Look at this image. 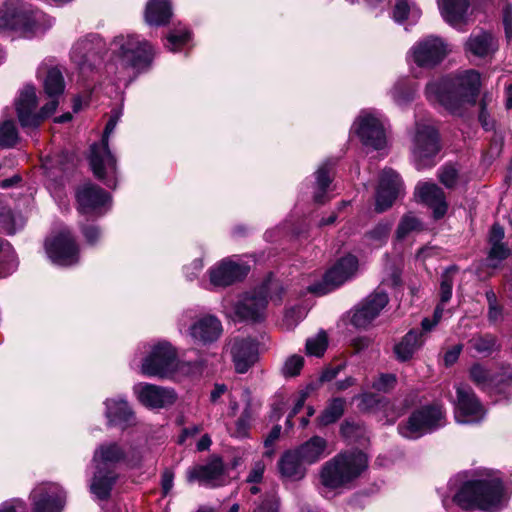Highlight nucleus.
Masks as SVG:
<instances>
[{
  "label": "nucleus",
  "mask_w": 512,
  "mask_h": 512,
  "mask_svg": "<svg viewBox=\"0 0 512 512\" xmlns=\"http://www.w3.org/2000/svg\"><path fill=\"white\" fill-rule=\"evenodd\" d=\"M447 489L453 493L452 502L464 510L498 512L506 505V492L500 472L479 471L474 480L460 484L459 477L451 478Z\"/></svg>",
  "instance_id": "obj_1"
},
{
  "label": "nucleus",
  "mask_w": 512,
  "mask_h": 512,
  "mask_svg": "<svg viewBox=\"0 0 512 512\" xmlns=\"http://www.w3.org/2000/svg\"><path fill=\"white\" fill-rule=\"evenodd\" d=\"M108 52L106 70L118 79L147 72L155 57L153 45L134 33L115 36L109 44Z\"/></svg>",
  "instance_id": "obj_2"
},
{
  "label": "nucleus",
  "mask_w": 512,
  "mask_h": 512,
  "mask_svg": "<svg viewBox=\"0 0 512 512\" xmlns=\"http://www.w3.org/2000/svg\"><path fill=\"white\" fill-rule=\"evenodd\" d=\"M480 86V74L476 70H466L429 82L425 94L431 103L454 112L463 103L475 104Z\"/></svg>",
  "instance_id": "obj_3"
},
{
  "label": "nucleus",
  "mask_w": 512,
  "mask_h": 512,
  "mask_svg": "<svg viewBox=\"0 0 512 512\" xmlns=\"http://www.w3.org/2000/svg\"><path fill=\"white\" fill-rule=\"evenodd\" d=\"M54 24V19L20 0H8L0 7V31L10 30L31 38L45 33Z\"/></svg>",
  "instance_id": "obj_4"
},
{
  "label": "nucleus",
  "mask_w": 512,
  "mask_h": 512,
  "mask_svg": "<svg viewBox=\"0 0 512 512\" xmlns=\"http://www.w3.org/2000/svg\"><path fill=\"white\" fill-rule=\"evenodd\" d=\"M367 466V456L361 451L339 453L322 465L319 472L320 484L327 490L345 488L356 480Z\"/></svg>",
  "instance_id": "obj_5"
},
{
  "label": "nucleus",
  "mask_w": 512,
  "mask_h": 512,
  "mask_svg": "<svg viewBox=\"0 0 512 512\" xmlns=\"http://www.w3.org/2000/svg\"><path fill=\"white\" fill-rule=\"evenodd\" d=\"M126 459V452L116 442H105L99 445L93 455L94 473L90 483V491L98 499L109 497L118 474L116 467Z\"/></svg>",
  "instance_id": "obj_6"
},
{
  "label": "nucleus",
  "mask_w": 512,
  "mask_h": 512,
  "mask_svg": "<svg viewBox=\"0 0 512 512\" xmlns=\"http://www.w3.org/2000/svg\"><path fill=\"white\" fill-rule=\"evenodd\" d=\"M283 292L281 284L269 277L259 286L239 295L234 305V313L243 321H261L266 316L268 301L279 304Z\"/></svg>",
  "instance_id": "obj_7"
},
{
  "label": "nucleus",
  "mask_w": 512,
  "mask_h": 512,
  "mask_svg": "<svg viewBox=\"0 0 512 512\" xmlns=\"http://www.w3.org/2000/svg\"><path fill=\"white\" fill-rule=\"evenodd\" d=\"M138 352L144 355L140 365V372L144 376L167 378L178 368L177 351L165 340L144 343Z\"/></svg>",
  "instance_id": "obj_8"
},
{
  "label": "nucleus",
  "mask_w": 512,
  "mask_h": 512,
  "mask_svg": "<svg viewBox=\"0 0 512 512\" xmlns=\"http://www.w3.org/2000/svg\"><path fill=\"white\" fill-rule=\"evenodd\" d=\"M117 123L108 120L102 139L90 148V166L94 176L107 187L115 188L118 180L117 161L109 149V137L114 132Z\"/></svg>",
  "instance_id": "obj_9"
},
{
  "label": "nucleus",
  "mask_w": 512,
  "mask_h": 512,
  "mask_svg": "<svg viewBox=\"0 0 512 512\" xmlns=\"http://www.w3.org/2000/svg\"><path fill=\"white\" fill-rule=\"evenodd\" d=\"M412 159L417 170L435 165V157L440 151L437 130L428 121H416L410 132Z\"/></svg>",
  "instance_id": "obj_10"
},
{
  "label": "nucleus",
  "mask_w": 512,
  "mask_h": 512,
  "mask_svg": "<svg viewBox=\"0 0 512 512\" xmlns=\"http://www.w3.org/2000/svg\"><path fill=\"white\" fill-rule=\"evenodd\" d=\"M445 424L446 416L443 407L434 403L414 410L406 421L398 425L397 429L402 437L415 440L445 426Z\"/></svg>",
  "instance_id": "obj_11"
},
{
  "label": "nucleus",
  "mask_w": 512,
  "mask_h": 512,
  "mask_svg": "<svg viewBox=\"0 0 512 512\" xmlns=\"http://www.w3.org/2000/svg\"><path fill=\"white\" fill-rule=\"evenodd\" d=\"M38 99L35 87L25 86L15 100V110L18 121L23 129H37L41 123L51 116L58 102L49 100L40 110L37 109Z\"/></svg>",
  "instance_id": "obj_12"
},
{
  "label": "nucleus",
  "mask_w": 512,
  "mask_h": 512,
  "mask_svg": "<svg viewBox=\"0 0 512 512\" xmlns=\"http://www.w3.org/2000/svg\"><path fill=\"white\" fill-rule=\"evenodd\" d=\"M387 119L374 109L362 110L353 123V130L363 145L375 150L386 147Z\"/></svg>",
  "instance_id": "obj_13"
},
{
  "label": "nucleus",
  "mask_w": 512,
  "mask_h": 512,
  "mask_svg": "<svg viewBox=\"0 0 512 512\" xmlns=\"http://www.w3.org/2000/svg\"><path fill=\"white\" fill-rule=\"evenodd\" d=\"M448 53V44L442 38L430 35L412 45L408 58L418 67L431 69L440 64Z\"/></svg>",
  "instance_id": "obj_14"
},
{
  "label": "nucleus",
  "mask_w": 512,
  "mask_h": 512,
  "mask_svg": "<svg viewBox=\"0 0 512 512\" xmlns=\"http://www.w3.org/2000/svg\"><path fill=\"white\" fill-rule=\"evenodd\" d=\"M48 258L56 265L68 267L79 262V247L67 228L51 235L45 241Z\"/></svg>",
  "instance_id": "obj_15"
},
{
  "label": "nucleus",
  "mask_w": 512,
  "mask_h": 512,
  "mask_svg": "<svg viewBox=\"0 0 512 512\" xmlns=\"http://www.w3.org/2000/svg\"><path fill=\"white\" fill-rule=\"evenodd\" d=\"M387 293L376 290L360 301L349 312L350 323L358 329L369 328L388 304Z\"/></svg>",
  "instance_id": "obj_16"
},
{
  "label": "nucleus",
  "mask_w": 512,
  "mask_h": 512,
  "mask_svg": "<svg viewBox=\"0 0 512 512\" xmlns=\"http://www.w3.org/2000/svg\"><path fill=\"white\" fill-rule=\"evenodd\" d=\"M455 419L460 424H475L482 421L486 411L473 389L466 384L456 386Z\"/></svg>",
  "instance_id": "obj_17"
},
{
  "label": "nucleus",
  "mask_w": 512,
  "mask_h": 512,
  "mask_svg": "<svg viewBox=\"0 0 512 512\" xmlns=\"http://www.w3.org/2000/svg\"><path fill=\"white\" fill-rule=\"evenodd\" d=\"M32 512H62L66 493L56 483H41L30 493Z\"/></svg>",
  "instance_id": "obj_18"
},
{
  "label": "nucleus",
  "mask_w": 512,
  "mask_h": 512,
  "mask_svg": "<svg viewBox=\"0 0 512 512\" xmlns=\"http://www.w3.org/2000/svg\"><path fill=\"white\" fill-rule=\"evenodd\" d=\"M79 211L84 215L103 216L111 208V196L99 186L86 183L78 188Z\"/></svg>",
  "instance_id": "obj_19"
},
{
  "label": "nucleus",
  "mask_w": 512,
  "mask_h": 512,
  "mask_svg": "<svg viewBox=\"0 0 512 512\" xmlns=\"http://www.w3.org/2000/svg\"><path fill=\"white\" fill-rule=\"evenodd\" d=\"M250 267L244 263L226 258L208 270L209 283L207 289L223 288L241 281L249 273Z\"/></svg>",
  "instance_id": "obj_20"
},
{
  "label": "nucleus",
  "mask_w": 512,
  "mask_h": 512,
  "mask_svg": "<svg viewBox=\"0 0 512 512\" xmlns=\"http://www.w3.org/2000/svg\"><path fill=\"white\" fill-rule=\"evenodd\" d=\"M359 268L356 256L347 254L340 258L324 276L323 286H310L309 291L318 294H326L332 289L342 285L355 276Z\"/></svg>",
  "instance_id": "obj_21"
},
{
  "label": "nucleus",
  "mask_w": 512,
  "mask_h": 512,
  "mask_svg": "<svg viewBox=\"0 0 512 512\" xmlns=\"http://www.w3.org/2000/svg\"><path fill=\"white\" fill-rule=\"evenodd\" d=\"M403 190V183L396 171L391 168L382 170L375 194V210L383 212L390 208Z\"/></svg>",
  "instance_id": "obj_22"
},
{
  "label": "nucleus",
  "mask_w": 512,
  "mask_h": 512,
  "mask_svg": "<svg viewBox=\"0 0 512 512\" xmlns=\"http://www.w3.org/2000/svg\"><path fill=\"white\" fill-rule=\"evenodd\" d=\"M102 48V39L96 34H89L74 43L70 52L71 61L81 71L91 69L99 59Z\"/></svg>",
  "instance_id": "obj_23"
},
{
  "label": "nucleus",
  "mask_w": 512,
  "mask_h": 512,
  "mask_svg": "<svg viewBox=\"0 0 512 512\" xmlns=\"http://www.w3.org/2000/svg\"><path fill=\"white\" fill-rule=\"evenodd\" d=\"M133 393L143 406L150 409L166 408L172 405L177 398L173 389L145 382L135 384Z\"/></svg>",
  "instance_id": "obj_24"
},
{
  "label": "nucleus",
  "mask_w": 512,
  "mask_h": 512,
  "mask_svg": "<svg viewBox=\"0 0 512 512\" xmlns=\"http://www.w3.org/2000/svg\"><path fill=\"white\" fill-rule=\"evenodd\" d=\"M221 321L213 315H205L196 319L186 330L195 345L208 346L216 342L222 335Z\"/></svg>",
  "instance_id": "obj_25"
},
{
  "label": "nucleus",
  "mask_w": 512,
  "mask_h": 512,
  "mask_svg": "<svg viewBox=\"0 0 512 512\" xmlns=\"http://www.w3.org/2000/svg\"><path fill=\"white\" fill-rule=\"evenodd\" d=\"M224 465L219 457H212L206 464L189 467L186 479L189 483L198 482L205 486H219L223 483Z\"/></svg>",
  "instance_id": "obj_26"
},
{
  "label": "nucleus",
  "mask_w": 512,
  "mask_h": 512,
  "mask_svg": "<svg viewBox=\"0 0 512 512\" xmlns=\"http://www.w3.org/2000/svg\"><path fill=\"white\" fill-rule=\"evenodd\" d=\"M105 417L110 426L127 429L136 424V415L123 396L107 398L104 401Z\"/></svg>",
  "instance_id": "obj_27"
},
{
  "label": "nucleus",
  "mask_w": 512,
  "mask_h": 512,
  "mask_svg": "<svg viewBox=\"0 0 512 512\" xmlns=\"http://www.w3.org/2000/svg\"><path fill=\"white\" fill-rule=\"evenodd\" d=\"M232 360L237 373H246L258 360L257 343L250 339H234L231 346Z\"/></svg>",
  "instance_id": "obj_28"
},
{
  "label": "nucleus",
  "mask_w": 512,
  "mask_h": 512,
  "mask_svg": "<svg viewBox=\"0 0 512 512\" xmlns=\"http://www.w3.org/2000/svg\"><path fill=\"white\" fill-rule=\"evenodd\" d=\"M416 196L433 211L435 219L442 218L448 209L443 190L435 183L420 182L416 186Z\"/></svg>",
  "instance_id": "obj_29"
},
{
  "label": "nucleus",
  "mask_w": 512,
  "mask_h": 512,
  "mask_svg": "<svg viewBox=\"0 0 512 512\" xmlns=\"http://www.w3.org/2000/svg\"><path fill=\"white\" fill-rule=\"evenodd\" d=\"M278 469L286 481H299L306 475L305 462H302L295 450H289L281 456Z\"/></svg>",
  "instance_id": "obj_30"
},
{
  "label": "nucleus",
  "mask_w": 512,
  "mask_h": 512,
  "mask_svg": "<svg viewBox=\"0 0 512 512\" xmlns=\"http://www.w3.org/2000/svg\"><path fill=\"white\" fill-rule=\"evenodd\" d=\"M466 51L477 57H486L498 49L497 39L489 32L472 33L465 43Z\"/></svg>",
  "instance_id": "obj_31"
},
{
  "label": "nucleus",
  "mask_w": 512,
  "mask_h": 512,
  "mask_svg": "<svg viewBox=\"0 0 512 512\" xmlns=\"http://www.w3.org/2000/svg\"><path fill=\"white\" fill-rule=\"evenodd\" d=\"M439 8L445 21L450 25L457 27L466 22L469 9V1L439 0Z\"/></svg>",
  "instance_id": "obj_32"
},
{
  "label": "nucleus",
  "mask_w": 512,
  "mask_h": 512,
  "mask_svg": "<svg viewBox=\"0 0 512 512\" xmlns=\"http://www.w3.org/2000/svg\"><path fill=\"white\" fill-rule=\"evenodd\" d=\"M503 238V228L498 224H494L489 235L491 248L486 259V264L488 267L497 268L499 264L509 255V249L502 243Z\"/></svg>",
  "instance_id": "obj_33"
},
{
  "label": "nucleus",
  "mask_w": 512,
  "mask_h": 512,
  "mask_svg": "<svg viewBox=\"0 0 512 512\" xmlns=\"http://www.w3.org/2000/svg\"><path fill=\"white\" fill-rule=\"evenodd\" d=\"M172 16L170 0H150L145 9V20L150 26H161L168 23Z\"/></svg>",
  "instance_id": "obj_34"
},
{
  "label": "nucleus",
  "mask_w": 512,
  "mask_h": 512,
  "mask_svg": "<svg viewBox=\"0 0 512 512\" xmlns=\"http://www.w3.org/2000/svg\"><path fill=\"white\" fill-rule=\"evenodd\" d=\"M327 441L319 436H314L300 445L295 451L305 464H314L323 458L327 453Z\"/></svg>",
  "instance_id": "obj_35"
},
{
  "label": "nucleus",
  "mask_w": 512,
  "mask_h": 512,
  "mask_svg": "<svg viewBox=\"0 0 512 512\" xmlns=\"http://www.w3.org/2000/svg\"><path fill=\"white\" fill-rule=\"evenodd\" d=\"M424 342L423 332L410 330L399 343L394 346V353L398 360L407 361L422 346Z\"/></svg>",
  "instance_id": "obj_36"
},
{
  "label": "nucleus",
  "mask_w": 512,
  "mask_h": 512,
  "mask_svg": "<svg viewBox=\"0 0 512 512\" xmlns=\"http://www.w3.org/2000/svg\"><path fill=\"white\" fill-rule=\"evenodd\" d=\"M496 401L508 400L512 397V368H503L494 375V382L489 393Z\"/></svg>",
  "instance_id": "obj_37"
},
{
  "label": "nucleus",
  "mask_w": 512,
  "mask_h": 512,
  "mask_svg": "<svg viewBox=\"0 0 512 512\" xmlns=\"http://www.w3.org/2000/svg\"><path fill=\"white\" fill-rule=\"evenodd\" d=\"M470 347L482 356H489L499 349L498 339L495 335L476 334L469 340Z\"/></svg>",
  "instance_id": "obj_38"
},
{
  "label": "nucleus",
  "mask_w": 512,
  "mask_h": 512,
  "mask_svg": "<svg viewBox=\"0 0 512 512\" xmlns=\"http://www.w3.org/2000/svg\"><path fill=\"white\" fill-rule=\"evenodd\" d=\"M65 83L61 71L58 68L48 70L44 80V90L50 100L55 99L59 103V96L64 92Z\"/></svg>",
  "instance_id": "obj_39"
},
{
  "label": "nucleus",
  "mask_w": 512,
  "mask_h": 512,
  "mask_svg": "<svg viewBox=\"0 0 512 512\" xmlns=\"http://www.w3.org/2000/svg\"><path fill=\"white\" fill-rule=\"evenodd\" d=\"M18 266L15 251L9 242L0 239V278L11 275Z\"/></svg>",
  "instance_id": "obj_40"
},
{
  "label": "nucleus",
  "mask_w": 512,
  "mask_h": 512,
  "mask_svg": "<svg viewBox=\"0 0 512 512\" xmlns=\"http://www.w3.org/2000/svg\"><path fill=\"white\" fill-rule=\"evenodd\" d=\"M417 89L409 81L401 79L397 81L390 91V95L398 106H404L410 103L415 96Z\"/></svg>",
  "instance_id": "obj_41"
},
{
  "label": "nucleus",
  "mask_w": 512,
  "mask_h": 512,
  "mask_svg": "<svg viewBox=\"0 0 512 512\" xmlns=\"http://www.w3.org/2000/svg\"><path fill=\"white\" fill-rule=\"evenodd\" d=\"M421 16V10L414 4L409 3L407 0H396L393 9V18L397 22L405 20L416 22Z\"/></svg>",
  "instance_id": "obj_42"
},
{
  "label": "nucleus",
  "mask_w": 512,
  "mask_h": 512,
  "mask_svg": "<svg viewBox=\"0 0 512 512\" xmlns=\"http://www.w3.org/2000/svg\"><path fill=\"white\" fill-rule=\"evenodd\" d=\"M494 375L495 374H491L490 371L480 363L473 364L469 370V376L472 382L487 393L491 391Z\"/></svg>",
  "instance_id": "obj_43"
},
{
  "label": "nucleus",
  "mask_w": 512,
  "mask_h": 512,
  "mask_svg": "<svg viewBox=\"0 0 512 512\" xmlns=\"http://www.w3.org/2000/svg\"><path fill=\"white\" fill-rule=\"evenodd\" d=\"M330 163L326 162L316 171V191L314 192V200L317 203H324L326 201L325 194L331 183Z\"/></svg>",
  "instance_id": "obj_44"
},
{
  "label": "nucleus",
  "mask_w": 512,
  "mask_h": 512,
  "mask_svg": "<svg viewBox=\"0 0 512 512\" xmlns=\"http://www.w3.org/2000/svg\"><path fill=\"white\" fill-rule=\"evenodd\" d=\"M254 416L255 411L252 407L250 400L247 399L246 406L235 423V430L232 432V436L240 439L247 437Z\"/></svg>",
  "instance_id": "obj_45"
},
{
  "label": "nucleus",
  "mask_w": 512,
  "mask_h": 512,
  "mask_svg": "<svg viewBox=\"0 0 512 512\" xmlns=\"http://www.w3.org/2000/svg\"><path fill=\"white\" fill-rule=\"evenodd\" d=\"M392 224L389 222H380L365 235L367 243L373 247H381L386 243Z\"/></svg>",
  "instance_id": "obj_46"
},
{
  "label": "nucleus",
  "mask_w": 512,
  "mask_h": 512,
  "mask_svg": "<svg viewBox=\"0 0 512 512\" xmlns=\"http://www.w3.org/2000/svg\"><path fill=\"white\" fill-rule=\"evenodd\" d=\"M345 401L342 398H334L319 417L320 425L326 426L336 422L344 412Z\"/></svg>",
  "instance_id": "obj_47"
},
{
  "label": "nucleus",
  "mask_w": 512,
  "mask_h": 512,
  "mask_svg": "<svg viewBox=\"0 0 512 512\" xmlns=\"http://www.w3.org/2000/svg\"><path fill=\"white\" fill-rule=\"evenodd\" d=\"M18 131L12 120L0 124V148L13 147L18 141Z\"/></svg>",
  "instance_id": "obj_48"
},
{
  "label": "nucleus",
  "mask_w": 512,
  "mask_h": 512,
  "mask_svg": "<svg viewBox=\"0 0 512 512\" xmlns=\"http://www.w3.org/2000/svg\"><path fill=\"white\" fill-rule=\"evenodd\" d=\"M457 272L455 267L447 268L441 275L440 282V302L446 304L452 297V288L454 276Z\"/></svg>",
  "instance_id": "obj_49"
},
{
  "label": "nucleus",
  "mask_w": 512,
  "mask_h": 512,
  "mask_svg": "<svg viewBox=\"0 0 512 512\" xmlns=\"http://www.w3.org/2000/svg\"><path fill=\"white\" fill-rule=\"evenodd\" d=\"M190 38V32L186 28L174 29L167 36L166 47L172 52L179 51L190 41Z\"/></svg>",
  "instance_id": "obj_50"
},
{
  "label": "nucleus",
  "mask_w": 512,
  "mask_h": 512,
  "mask_svg": "<svg viewBox=\"0 0 512 512\" xmlns=\"http://www.w3.org/2000/svg\"><path fill=\"white\" fill-rule=\"evenodd\" d=\"M327 336L324 331H320L314 337L306 340V353L310 356L321 357L327 349Z\"/></svg>",
  "instance_id": "obj_51"
},
{
  "label": "nucleus",
  "mask_w": 512,
  "mask_h": 512,
  "mask_svg": "<svg viewBox=\"0 0 512 512\" xmlns=\"http://www.w3.org/2000/svg\"><path fill=\"white\" fill-rule=\"evenodd\" d=\"M421 229V223L417 217L412 214H407L402 217L399 222L396 236L399 240L406 238L410 233L419 231Z\"/></svg>",
  "instance_id": "obj_52"
},
{
  "label": "nucleus",
  "mask_w": 512,
  "mask_h": 512,
  "mask_svg": "<svg viewBox=\"0 0 512 512\" xmlns=\"http://www.w3.org/2000/svg\"><path fill=\"white\" fill-rule=\"evenodd\" d=\"M357 399L359 400L358 408L364 412L375 411L386 402V398L370 392L362 393Z\"/></svg>",
  "instance_id": "obj_53"
},
{
  "label": "nucleus",
  "mask_w": 512,
  "mask_h": 512,
  "mask_svg": "<svg viewBox=\"0 0 512 512\" xmlns=\"http://www.w3.org/2000/svg\"><path fill=\"white\" fill-rule=\"evenodd\" d=\"M304 365V358L300 355L289 356L281 369V372L285 378L295 377L299 375Z\"/></svg>",
  "instance_id": "obj_54"
},
{
  "label": "nucleus",
  "mask_w": 512,
  "mask_h": 512,
  "mask_svg": "<svg viewBox=\"0 0 512 512\" xmlns=\"http://www.w3.org/2000/svg\"><path fill=\"white\" fill-rule=\"evenodd\" d=\"M488 302V320L491 323H497L503 319L502 307L498 304L496 294L489 290L486 292Z\"/></svg>",
  "instance_id": "obj_55"
},
{
  "label": "nucleus",
  "mask_w": 512,
  "mask_h": 512,
  "mask_svg": "<svg viewBox=\"0 0 512 512\" xmlns=\"http://www.w3.org/2000/svg\"><path fill=\"white\" fill-rule=\"evenodd\" d=\"M397 383V378L394 374L383 373L380 374L372 383V388L378 392L387 393L391 391Z\"/></svg>",
  "instance_id": "obj_56"
},
{
  "label": "nucleus",
  "mask_w": 512,
  "mask_h": 512,
  "mask_svg": "<svg viewBox=\"0 0 512 512\" xmlns=\"http://www.w3.org/2000/svg\"><path fill=\"white\" fill-rule=\"evenodd\" d=\"M16 219L9 208L0 201V227L8 234H14Z\"/></svg>",
  "instance_id": "obj_57"
},
{
  "label": "nucleus",
  "mask_w": 512,
  "mask_h": 512,
  "mask_svg": "<svg viewBox=\"0 0 512 512\" xmlns=\"http://www.w3.org/2000/svg\"><path fill=\"white\" fill-rule=\"evenodd\" d=\"M457 178V170L451 165L445 166L439 171V180L447 188H452L456 184Z\"/></svg>",
  "instance_id": "obj_58"
},
{
  "label": "nucleus",
  "mask_w": 512,
  "mask_h": 512,
  "mask_svg": "<svg viewBox=\"0 0 512 512\" xmlns=\"http://www.w3.org/2000/svg\"><path fill=\"white\" fill-rule=\"evenodd\" d=\"M281 433V426L276 425L272 428L268 436L264 441L265 452L264 455L266 457H272L274 453L273 445L279 439Z\"/></svg>",
  "instance_id": "obj_59"
},
{
  "label": "nucleus",
  "mask_w": 512,
  "mask_h": 512,
  "mask_svg": "<svg viewBox=\"0 0 512 512\" xmlns=\"http://www.w3.org/2000/svg\"><path fill=\"white\" fill-rule=\"evenodd\" d=\"M279 501L275 494L268 495L255 512H278Z\"/></svg>",
  "instance_id": "obj_60"
},
{
  "label": "nucleus",
  "mask_w": 512,
  "mask_h": 512,
  "mask_svg": "<svg viewBox=\"0 0 512 512\" xmlns=\"http://www.w3.org/2000/svg\"><path fill=\"white\" fill-rule=\"evenodd\" d=\"M82 233L89 244H95L101 238V230L94 224L83 226Z\"/></svg>",
  "instance_id": "obj_61"
},
{
  "label": "nucleus",
  "mask_w": 512,
  "mask_h": 512,
  "mask_svg": "<svg viewBox=\"0 0 512 512\" xmlns=\"http://www.w3.org/2000/svg\"><path fill=\"white\" fill-rule=\"evenodd\" d=\"M264 471H265V464L262 461H256L253 464V466L247 476V482H249V483L261 482V480L263 478Z\"/></svg>",
  "instance_id": "obj_62"
},
{
  "label": "nucleus",
  "mask_w": 512,
  "mask_h": 512,
  "mask_svg": "<svg viewBox=\"0 0 512 512\" xmlns=\"http://www.w3.org/2000/svg\"><path fill=\"white\" fill-rule=\"evenodd\" d=\"M503 25L506 39L512 41V6L509 4L503 8Z\"/></svg>",
  "instance_id": "obj_63"
},
{
  "label": "nucleus",
  "mask_w": 512,
  "mask_h": 512,
  "mask_svg": "<svg viewBox=\"0 0 512 512\" xmlns=\"http://www.w3.org/2000/svg\"><path fill=\"white\" fill-rule=\"evenodd\" d=\"M0 512H25V504L21 500H11L0 504Z\"/></svg>",
  "instance_id": "obj_64"
}]
</instances>
